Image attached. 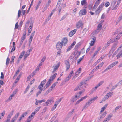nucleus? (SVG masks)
I'll list each match as a JSON object with an SVG mask.
<instances>
[{
	"label": "nucleus",
	"mask_w": 122,
	"mask_h": 122,
	"mask_svg": "<svg viewBox=\"0 0 122 122\" xmlns=\"http://www.w3.org/2000/svg\"><path fill=\"white\" fill-rule=\"evenodd\" d=\"M112 114H109L106 119L108 120V121H109L110 119L112 117Z\"/></svg>",
	"instance_id": "nucleus-36"
},
{
	"label": "nucleus",
	"mask_w": 122,
	"mask_h": 122,
	"mask_svg": "<svg viewBox=\"0 0 122 122\" xmlns=\"http://www.w3.org/2000/svg\"><path fill=\"white\" fill-rule=\"evenodd\" d=\"M107 105V104H106L103 107L101 108V111L100 112V114H101L103 112L104 110L106 108Z\"/></svg>",
	"instance_id": "nucleus-17"
},
{
	"label": "nucleus",
	"mask_w": 122,
	"mask_h": 122,
	"mask_svg": "<svg viewBox=\"0 0 122 122\" xmlns=\"http://www.w3.org/2000/svg\"><path fill=\"white\" fill-rule=\"evenodd\" d=\"M58 83V82H55L53 84H52L51 87L49 88L51 89L52 90V89L55 87L56 85Z\"/></svg>",
	"instance_id": "nucleus-23"
},
{
	"label": "nucleus",
	"mask_w": 122,
	"mask_h": 122,
	"mask_svg": "<svg viewBox=\"0 0 122 122\" xmlns=\"http://www.w3.org/2000/svg\"><path fill=\"white\" fill-rule=\"evenodd\" d=\"M43 86L42 85L40 84L39 85L38 87V89H39L40 90H41V91L43 90V89L42 88V87H43Z\"/></svg>",
	"instance_id": "nucleus-35"
},
{
	"label": "nucleus",
	"mask_w": 122,
	"mask_h": 122,
	"mask_svg": "<svg viewBox=\"0 0 122 122\" xmlns=\"http://www.w3.org/2000/svg\"><path fill=\"white\" fill-rule=\"evenodd\" d=\"M52 91L51 89L49 88V89L47 90V91L45 93L44 95V96H46L47 94H48L49 92H51Z\"/></svg>",
	"instance_id": "nucleus-29"
},
{
	"label": "nucleus",
	"mask_w": 122,
	"mask_h": 122,
	"mask_svg": "<svg viewBox=\"0 0 122 122\" xmlns=\"http://www.w3.org/2000/svg\"><path fill=\"white\" fill-rule=\"evenodd\" d=\"M122 35L120 34H118L117 35V36L116 37V38L113 39L114 41H112V42H114L115 41H116L118 40H119L121 37Z\"/></svg>",
	"instance_id": "nucleus-12"
},
{
	"label": "nucleus",
	"mask_w": 122,
	"mask_h": 122,
	"mask_svg": "<svg viewBox=\"0 0 122 122\" xmlns=\"http://www.w3.org/2000/svg\"><path fill=\"white\" fill-rule=\"evenodd\" d=\"M30 22V21H28L27 22H26L25 24V28H26V27H27L28 26Z\"/></svg>",
	"instance_id": "nucleus-54"
},
{
	"label": "nucleus",
	"mask_w": 122,
	"mask_h": 122,
	"mask_svg": "<svg viewBox=\"0 0 122 122\" xmlns=\"http://www.w3.org/2000/svg\"><path fill=\"white\" fill-rule=\"evenodd\" d=\"M104 62H102L98 66H97V67H101L104 64Z\"/></svg>",
	"instance_id": "nucleus-52"
},
{
	"label": "nucleus",
	"mask_w": 122,
	"mask_h": 122,
	"mask_svg": "<svg viewBox=\"0 0 122 122\" xmlns=\"http://www.w3.org/2000/svg\"><path fill=\"white\" fill-rule=\"evenodd\" d=\"M112 85V83H111L109 86H108L107 87V88L106 89V91H108L109 89H110V87H111V86Z\"/></svg>",
	"instance_id": "nucleus-38"
},
{
	"label": "nucleus",
	"mask_w": 122,
	"mask_h": 122,
	"mask_svg": "<svg viewBox=\"0 0 122 122\" xmlns=\"http://www.w3.org/2000/svg\"><path fill=\"white\" fill-rule=\"evenodd\" d=\"M42 91L39 90V91L37 92L36 94L37 96L39 95L40 94Z\"/></svg>",
	"instance_id": "nucleus-56"
},
{
	"label": "nucleus",
	"mask_w": 122,
	"mask_h": 122,
	"mask_svg": "<svg viewBox=\"0 0 122 122\" xmlns=\"http://www.w3.org/2000/svg\"><path fill=\"white\" fill-rule=\"evenodd\" d=\"M121 106H118L116 108H115V110L113 111V112H116L117 111L118 109L119 108H120V107H121Z\"/></svg>",
	"instance_id": "nucleus-37"
},
{
	"label": "nucleus",
	"mask_w": 122,
	"mask_h": 122,
	"mask_svg": "<svg viewBox=\"0 0 122 122\" xmlns=\"http://www.w3.org/2000/svg\"><path fill=\"white\" fill-rule=\"evenodd\" d=\"M29 54L26 53L25 54L24 56V60H25L26 57H27L29 56Z\"/></svg>",
	"instance_id": "nucleus-45"
},
{
	"label": "nucleus",
	"mask_w": 122,
	"mask_h": 122,
	"mask_svg": "<svg viewBox=\"0 0 122 122\" xmlns=\"http://www.w3.org/2000/svg\"><path fill=\"white\" fill-rule=\"evenodd\" d=\"M73 48L70 46H69L68 48L66 51V52H68L71 50Z\"/></svg>",
	"instance_id": "nucleus-47"
},
{
	"label": "nucleus",
	"mask_w": 122,
	"mask_h": 122,
	"mask_svg": "<svg viewBox=\"0 0 122 122\" xmlns=\"http://www.w3.org/2000/svg\"><path fill=\"white\" fill-rule=\"evenodd\" d=\"M28 113L27 112L23 113L21 116L20 117L19 119L18 120V121H20L25 116H26L27 114Z\"/></svg>",
	"instance_id": "nucleus-14"
},
{
	"label": "nucleus",
	"mask_w": 122,
	"mask_h": 122,
	"mask_svg": "<svg viewBox=\"0 0 122 122\" xmlns=\"http://www.w3.org/2000/svg\"><path fill=\"white\" fill-rule=\"evenodd\" d=\"M109 5L110 3L109 2H107L105 4V6L106 7H107L108 6H109Z\"/></svg>",
	"instance_id": "nucleus-57"
},
{
	"label": "nucleus",
	"mask_w": 122,
	"mask_h": 122,
	"mask_svg": "<svg viewBox=\"0 0 122 122\" xmlns=\"http://www.w3.org/2000/svg\"><path fill=\"white\" fill-rule=\"evenodd\" d=\"M84 56H83L82 57H80L78 60L77 62V63L78 64L79 63L82 59L84 58Z\"/></svg>",
	"instance_id": "nucleus-34"
},
{
	"label": "nucleus",
	"mask_w": 122,
	"mask_h": 122,
	"mask_svg": "<svg viewBox=\"0 0 122 122\" xmlns=\"http://www.w3.org/2000/svg\"><path fill=\"white\" fill-rule=\"evenodd\" d=\"M99 62V60H97V61L95 62L94 64H93V65L94 66H95Z\"/></svg>",
	"instance_id": "nucleus-62"
},
{
	"label": "nucleus",
	"mask_w": 122,
	"mask_h": 122,
	"mask_svg": "<svg viewBox=\"0 0 122 122\" xmlns=\"http://www.w3.org/2000/svg\"><path fill=\"white\" fill-rule=\"evenodd\" d=\"M81 95L79 93H77L76 95L75 96V98H77L78 97H79ZM79 97L78 98V99L79 98Z\"/></svg>",
	"instance_id": "nucleus-49"
},
{
	"label": "nucleus",
	"mask_w": 122,
	"mask_h": 122,
	"mask_svg": "<svg viewBox=\"0 0 122 122\" xmlns=\"http://www.w3.org/2000/svg\"><path fill=\"white\" fill-rule=\"evenodd\" d=\"M88 97L87 96H86L84 97H82L81 99V100L82 101L83 100H84L85 99H86L87 97Z\"/></svg>",
	"instance_id": "nucleus-51"
},
{
	"label": "nucleus",
	"mask_w": 122,
	"mask_h": 122,
	"mask_svg": "<svg viewBox=\"0 0 122 122\" xmlns=\"http://www.w3.org/2000/svg\"><path fill=\"white\" fill-rule=\"evenodd\" d=\"M104 81H101L97 85L98 87H99L101 85H102L104 83Z\"/></svg>",
	"instance_id": "nucleus-43"
},
{
	"label": "nucleus",
	"mask_w": 122,
	"mask_h": 122,
	"mask_svg": "<svg viewBox=\"0 0 122 122\" xmlns=\"http://www.w3.org/2000/svg\"><path fill=\"white\" fill-rule=\"evenodd\" d=\"M63 45V44L61 42H58L56 44V48L58 50H60Z\"/></svg>",
	"instance_id": "nucleus-5"
},
{
	"label": "nucleus",
	"mask_w": 122,
	"mask_h": 122,
	"mask_svg": "<svg viewBox=\"0 0 122 122\" xmlns=\"http://www.w3.org/2000/svg\"><path fill=\"white\" fill-rule=\"evenodd\" d=\"M118 61H115L114 62L111 63L110 64L113 67L114 66L116 65L118 63Z\"/></svg>",
	"instance_id": "nucleus-26"
},
{
	"label": "nucleus",
	"mask_w": 122,
	"mask_h": 122,
	"mask_svg": "<svg viewBox=\"0 0 122 122\" xmlns=\"http://www.w3.org/2000/svg\"><path fill=\"white\" fill-rule=\"evenodd\" d=\"M103 20H102L100 22L97 26V29L95 30V33H97L99 32L101 30L102 25L103 24Z\"/></svg>",
	"instance_id": "nucleus-3"
},
{
	"label": "nucleus",
	"mask_w": 122,
	"mask_h": 122,
	"mask_svg": "<svg viewBox=\"0 0 122 122\" xmlns=\"http://www.w3.org/2000/svg\"><path fill=\"white\" fill-rule=\"evenodd\" d=\"M68 39L66 37L63 38L61 40L62 43L64 46H65L67 43Z\"/></svg>",
	"instance_id": "nucleus-7"
},
{
	"label": "nucleus",
	"mask_w": 122,
	"mask_h": 122,
	"mask_svg": "<svg viewBox=\"0 0 122 122\" xmlns=\"http://www.w3.org/2000/svg\"><path fill=\"white\" fill-rule=\"evenodd\" d=\"M114 41L113 39H111L107 42V44L109 46L111 42L112 43H113L114 42H112V41Z\"/></svg>",
	"instance_id": "nucleus-32"
},
{
	"label": "nucleus",
	"mask_w": 122,
	"mask_h": 122,
	"mask_svg": "<svg viewBox=\"0 0 122 122\" xmlns=\"http://www.w3.org/2000/svg\"><path fill=\"white\" fill-rule=\"evenodd\" d=\"M60 63H59L53 66L54 69L52 71L53 73L55 72L58 69V68L60 66Z\"/></svg>",
	"instance_id": "nucleus-6"
},
{
	"label": "nucleus",
	"mask_w": 122,
	"mask_h": 122,
	"mask_svg": "<svg viewBox=\"0 0 122 122\" xmlns=\"http://www.w3.org/2000/svg\"><path fill=\"white\" fill-rule=\"evenodd\" d=\"M57 73H55L54 75L51 76L50 77L49 80L52 82V81H53L55 79V77H56L57 75Z\"/></svg>",
	"instance_id": "nucleus-11"
},
{
	"label": "nucleus",
	"mask_w": 122,
	"mask_h": 122,
	"mask_svg": "<svg viewBox=\"0 0 122 122\" xmlns=\"http://www.w3.org/2000/svg\"><path fill=\"white\" fill-rule=\"evenodd\" d=\"M87 3L86 0H83L81 2V4L82 6L84 5H86Z\"/></svg>",
	"instance_id": "nucleus-25"
},
{
	"label": "nucleus",
	"mask_w": 122,
	"mask_h": 122,
	"mask_svg": "<svg viewBox=\"0 0 122 122\" xmlns=\"http://www.w3.org/2000/svg\"><path fill=\"white\" fill-rule=\"evenodd\" d=\"M19 114V113H18L16 114L15 116L12 118L16 120L18 118Z\"/></svg>",
	"instance_id": "nucleus-30"
},
{
	"label": "nucleus",
	"mask_w": 122,
	"mask_h": 122,
	"mask_svg": "<svg viewBox=\"0 0 122 122\" xmlns=\"http://www.w3.org/2000/svg\"><path fill=\"white\" fill-rule=\"evenodd\" d=\"M26 32H25L24 33L23 36L21 38V41H23L26 38Z\"/></svg>",
	"instance_id": "nucleus-21"
},
{
	"label": "nucleus",
	"mask_w": 122,
	"mask_h": 122,
	"mask_svg": "<svg viewBox=\"0 0 122 122\" xmlns=\"http://www.w3.org/2000/svg\"><path fill=\"white\" fill-rule=\"evenodd\" d=\"M51 18V17L48 16V17H47V19H46V22H47L49 21V20Z\"/></svg>",
	"instance_id": "nucleus-58"
},
{
	"label": "nucleus",
	"mask_w": 122,
	"mask_h": 122,
	"mask_svg": "<svg viewBox=\"0 0 122 122\" xmlns=\"http://www.w3.org/2000/svg\"><path fill=\"white\" fill-rule=\"evenodd\" d=\"M80 83H83V85L81 86V89H83L86 88V86H87V84L85 82H81Z\"/></svg>",
	"instance_id": "nucleus-20"
},
{
	"label": "nucleus",
	"mask_w": 122,
	"mask_h": 122,
	"mask_svg": "<svg viewBox=\"0 0 122 122\" xmlns=\"http://www.w3.org/2000/svg\"><path fill=\"white\" fill-rule=\"evenodd\" d=\"M75 44L76 42L75 41H74L70 46L73 48L75 45Z\"/></svg>",
	"instance_id": "nucleus-64"
},
{
	"label": "nucleus",
	"mask_w": 122,
	"mask_h": 122,
	"mask_svg": "<svg viewBox=\"0 0 122 122\" xmlns=\"http://www.w3.org/2000/svg\"><path fill=\"white\" fill-rule=\"evenodd\" d=\"M98 52L97 51H95L93 54V57H92V58H94V57L97 54Z\"/></svg>",
	"instance_id": "nucleus-60"
},
{
	"label": "nucleus",
	"mask_w": 122,
	"mask_h": 122,
	"mask_svg": "<svg viewBox=\"0 0 122 122\" xmlns=\"http://www.w3.org/2000/svg\"><path fill=\"white\" fill-rule=\"evenodd\" d=\"M87 7L86 5H84L83 8L85 9H82L80 10L79 12V15L80 16H82L83 15H85L87 13L86 8Z\"/></svg>",
	"instance_id": "nucleus-1"
},
{
	"label": "nucleus",
	"mask_w": 122,
	"mask_h": 122,
	"mask_svg": "<svg viewBox=\"0 0 122 122\" xmlns=\"http://www.w3.org/2000/svg\"><path fill=\"white\" fill-rule=\"evenodd\" d=\"M40 108V106H39L33 112H34L35 114V113H36L38 112V111H39Z\"/></svg>",
	"instance_id": "nucleus-28"
},
{
	"label": "nucleus",
	"mask_w": 122,
	"mask_h": 122,
	"mask_svg": "<svg viewBox=\"0 0 122 122\" xmlns=\"http://www.w3.org/2000/svg\"><path fill=\"white\" fill-rule=\"evenodd\" d=\"M100 3V2L99 1H96L95 4L93 7V9H95L97 8L98 5Z\"/></svg>",
	"instance_id": "nucleus-16"
},
{
	"label": "nucleus",
	"mask_w": 122,
	"mask_h": 122,
	"mask_svg": "<svg viewBox=\"0 0 122 122\" xmlns=\"http://www.w3.org/2000/svg\"><path fill=\"white\" fill-rule=\"evenodd\" d=\"M67 14H66L65 15H64L61 18V19L60 20V21H61L62 20H63L64 19H65L66 17L67 16Z\"/></svg>",
	"instance_id": "nucleus-46"
},
{
	"label": "nucleus",
	"mask_w": 122,
	"mask_h": 122,
	"mask_svg": "<svg viewBox=\"0 0 122 122\" xmlns=\"http://www.w3.org/2000/svg\"><path fill=\"white\" fill-rule=\"evenodd\" d=\"M83 25V23L81 20H80L76 24V27L77 28H80L82 27Z\"/></svg>",
	"instance_id": "nucleus-4"
},
{
	"label": "nucleus",
	"mask_w": 122,
	"mask_h": 122,
	"mask_svg": "<svg viewBox=\"0 0 122 122\" xmlns=\"http://www.w3.org/2000/svg\"><path fill=\"white\" fill-rule=\"evenodd\" d=\"M119 83H117L116 84L115 86H113L112 88L111 89V90H113L114 89L116 88L117 86L119 85Z\"/></svg>",
	"instance_id": "nucleus-31"
},
{
	"label": "nucleus",
	"mask_w": 122,
	"mask_h": 122,
	"mask_svg": "<svg viewBox=\"0 0 122 122\" xmlns=\"http://www.w3.org/2000/svg\"><path fill=\"white\" fill-rule=\"evenodd\" d=\"M113 68L112 66L110 64L108 66L107 68L104 70V71H106Z\"/></svg>",
	"instance_id": "nucleus-19"
},
{
	"label": "nucleus",
	"mask_w": 122,
	"mask_h": 122,
	"mask_svg": "<svg viewBox=\"0 0 122 122\" xmlns=\"http://www.w3.org/2000/svg\"><path fill=\"white\" fill-rule=\"evenodd\" d=\"M77 31L76 29H75L71 31L69 33V36L70 37H72L75 33Z\"/></svg>",
	"instance_id": "nucleus-8"
},
{
	"label": "nucleus",
	"mask_w": 122,
	"mask_h": 122,
	"mask_svg": "<svg viewBox=\"0 0 122 122\" xmlns=\"http://www.w3.org/2000/svg\"><path fill=\"white\" fill-rule=\"evenodd\" d=\"M113 94V92H109V93H107V95L108 96V97H111Z\"/></svg>",
	"instance_id": "nucleus-39"
},
{
	"label": "nucleus",
	"mask_w": 122,
	"mask_h": 122,
	"mask_svg": "<svg viewBox=\"0 0 122 122\" xmlns=\"http://www.w3.org/2000/svg\"><path fill=\"white\" fill-rule=\"evenodd\" d=\"M104 4V2H103L97 8L95 11V12L97 14L99 13L103 7Z\"/></svg>",
	"instance_id": "nucleus-2"
},
{
	"label": "nucleus",
	"mask_w": 122,
	"mask_h": 122,
	"mask_svg": "<svg viewBox=\"0 0 122 122\" xmlns=\"http://www.w3.org/2000/svg\"><path fill=\"white\" fill-rule=\"evenodd\" d=\"M80 52H78V53H76V54L77 55L75 57V58L77 59V58L78 57L80 56Z\"/></svg>",
	"instance_id": "nucleus-48"
},
{
	"label": "nucleus",
	"mask_w": 122,
	"mask_h": 122,
	"mask_svg": "<svg viewBox=\"0 0 122 122\" xmlns=\"http://www.w3.org/2000/svg\"><path fill=\"white\" fill-rule=\"evenodd\" d=\"M35 114L34 112H32L31 115L29 116L28 117L29 119H33L32 117H33L34 116Z\"/></svg>",
	"instance_id": "nucleus-27"
},
{
	"label": "nucleus",
	"mask_w": 122,
	"mask_h": 122,
	"mask_svg": "<svg viewBox=\"0 0 122 122\" xmlns=\"http://www.w3.org/2000/svg\"><path fill=\"white\" fill-rule=\"evenodd\" d=\"M66 64V70H67L68 69L70 68V65L69 63L67 62Z\"/></svg>",
	"instance_id": "nucleus-41"
},
{
	"label": "nucleus",
	"mask_w": 122,
	"mask_h": 122,
	"mask_svg": "<svg viewBox=\"0 0 122 122\" xmlns=\"http://www.w3.org/2000/svg\"><path fill=\"white\" fill-rule=\"evenodd\" d=\"M21 10H18V17H19L20 16V15H21Z\"/></svg>",
	"instance_id": "nucleus-61"
},
{
	"label": "nucleus",
	"mask_w": 122,
	"mask_h": 122,
	"mask_svg": "<svg viewBox=\"0 0 122 122\" xmlns=\"http://www.w3.org/2000/svg\"><path fill=\"white\" fill-rule=\"evenodd\" d=\"M90 104L89 102H87L84 106L83 107V108L82 109V111L83 110L85 109L86 108H87L90 105Z\"/></svg>",
	"instance_id": "nucleus-24"
},
{
	"label": "nucleus",
	"mask_w": 122,
	"mask_h": 122,
	"mask_svg": "<svg viewBox=\"0 0 122 122\" xmlns=\"http://www.w3.org/2000/svg\"><path fill=\"white\" fill-rule=\"evenodd\" d=\"M98 98L97 96H96L95 97H94L93 98H92L91 99L92 101L93 102H94L95 100L97 99Z\"/></svg>",
	"instance_id": "nucleus-55"
},
{
	"label": "nucleus",
	"mask_w": 122,
	"mask_h": 122,
	"mask_svg": "<svg viewBox=\"0 0 122 122\" xmlns=\"http://www.w3.org/2000/svg\"><path fill=\"white\" fill-rule=\"evenodd\" d=\"M83 83H80V85L75 88L74 89V90L75 91H76L80 90L81 89V86L83 85Z\"/></svg>",
	"instance_id": "nucleus-15"
},
{
	"label": "nucleus",
	"mask_w": 122,
	"mask_h": 122,
	"mask_svg": "<svg viewBox=\"0 0 122 122\" xmlns=\"http://www.w3.org/2000/svg\"><path fill=\"white\" fill-rule=\"evenodd\" d=\"M13 111H12V113H10L7 116L6 122H9L10 121L11 117L13 114Z\"/></svg>",
	"instance_id": "nucleus-9"
},
{
	"label": "nucleus",
	"mask_w": 122,
	"mask_h": 122,
	"mask_svg": "<svg viewBox=\"0 0 122 122\" xmlns=\"http://www.w3.org/2000/svg\"><path fill=\"white\" fill-rule=\"evenodd\" d=\"M92 40L89 43L90 46H91L94 45V43L96 41V38L95 37H94L93 38H92Z\"/></svg>",
	"instance_id": "nucleus-10"
},
{
	"label": "nucleus",
	"mask_w": 122,
	"mask_h": 122,
	"mask_svg": "<svg viewBox=\"0 0 122 122\" xmlns=\"http://www.w3.org/2000/svg\"><path fill=\"white\" fill-rule=\"evenodd\" d=\"M104 57L105 56L104 55H103L102 56H101V57L98 60H99V62H100L102 60V59H103L104 58Z\"/></svg>",
	"instance_id": "nucleus-42"
},
{
	"label": "nucleus",
	"mask_w": 122,
	"mask_h": 122,
	"mask_svg": "<svg viewBox=\"0 0 122 122\" xmlns=\"http://www.w3.org/2000/svg\"><path fill=\"white\" fill-rule=\"evenodd\" d=\"M50 35H48V36H47V37H46V38L45 39V41L46 42L49 39V38L50 37Z\"/></svg>",
	"instance_id": "nucleus-59"
},
{
	"label": "nucleus",
	"mask_w": 122,
	"mask_h": 122,
	"mask_svg": "<svg viewBox=\"0 0 122 122\" xmlns=\"http://www.w3.org/2000/svg\"><path fill=\"white\" fill-rule=\"evenodd\" d=\"M54 102V101L53 99H48L46 102V103L49 105H51L52 103Z\"/></svg>",
	"instance_id": "nucleus-13"
},
{
	"label": "nucleus",
	"mask_w": 122,
	"mask_h": 122,
	"mask_svg": "<svg viewBox=\"0 0 122 122\" xmlns=\"http://www.w3.org/2000/svg\"><path fill=\"white\" fill-rule=\"evenodd\" d=\"M122 15L121 16H120L119 18H118L117 22H119L122 20Z\"/></svg>",
	"instance_id": "nucleus-44"
},
{
	"label": "nucleus",
	"mask_w": 122,
	"mask_h": 122,
	"mask_svg": "<svg viewBox=\"0 0 122 122\" xmlns=\"http://www.w3.org/2000/svg\"><path fill=\"white\" fill-rule=\"evenodd\" d=\"M32 23H31L30 24V26L29 28V29H30V30H32Z\"/></svg>",
	"instance_id": "nucleus-53"
},
{
	"label": "nucleus",
	"mask_w": 122,
	"mask_h": 122,
	"mask_svg": "<svg viewBox=\"0 0 122 122\" xmlns=\"http://www.w3.org/2000/svg\"><path fill=\"white\" fill-rule=\"evenodd\" d=\"M108 96L106 94L104 97V98L103 99V100L104 101H105L107 99H108Z\"/></svg>",
	"instance_id": "nucleus-33"
},
{
	"label": "nucleus",
	"mask_w": 122,
	"mask_h": 122,
	"mask_svg": "<svg viewBox=\"0 0 122 122\" xmlns=\"http://www.w3.org/2000/svg\"><path fill=\"white\" fill-rule=\"evenodd\" d=\"M60 102L58 101H57L55 102V104L54 105V106H57L58 105L59 103Z\"/></svg>",
	"instance_id": "nucleus-63"
},
{
	"label": "nucleus",
	"mask_w": 122,
	"mask_h": 122,
	"mask_svg": "<svg viewBox=\"0 0 122 122\" xmlns=\"http://www.w3.org/2000/svg\"><path fill=\"white\" fill-rule=\"evenodd\" d=\"M122 56V50L116 55L117 59H118Z\"/></svg>",
	"instance_id": "nucleus-18"
},
{
	"label": "nucleus",
	"mask_w": 122,
	"mask_h": 122,
	"mask_svg": "<svg viewBox=\"0 0 122 122\" xmlns=\"http://www.w3.org/2000/svg\"><path fill=\"white\" fill-rule=\"evenodd\" d=\"M75 98H75V97L71 98V102H74L76 100Z\"/></svg>",
	"instance_id": "nucleus-50"
},
{
	"label": "nucleus",
	"mask_w": 122,
	"mask_h": 122,
	"mask_svg": "<svg viewBox=\"0 0 122 122\" xmlns=\"http://www.w3.org/2000/svg\"><path fill=\"white\" fill-rule=\"evenodd\" d=\"M46 79H45L40 84L41 85H42L43 86L44 84H45V83H46Z\"/></svg>",
	"instance_id": "nucleus-40"
},
{
	"label": "nucleus",
	"mask_w": 122,
	"mask_h": 122,
	"mask_svg": "<svg viewBox=\"0 0 122 122\" xmlns=\"http://www.w3.org/2000/svg\"><path fill=\"white\" fill-rule=\"evenodd\" d=\"M51 82V81L49 80H48L45 86L46 88L48 87L50 85Z\"/></svg>",
	"instance_id": "nucleus-22"
}]
</instances>
